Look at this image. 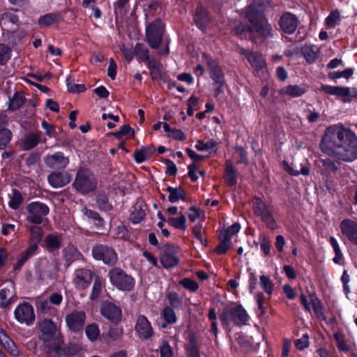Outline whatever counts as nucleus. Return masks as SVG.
I'll return each instance as SVG.
<instances>
[{
    "label": "nucleus",
    "instance_id": "1",
    "mask_svg": "<svg viewBox=\"0 0 357 357\" xmlns=\"http://www.w3.org/2000/svg\"><path fill=\"white\" fill-rule=\"evenodd\" d=\"M321 151L345 162L357 159V136L351 129L337 126L328 127L320 143Z\"/></svg>",
    "mask_w": 357,
    "mask_h": 357
},
{
    "label": "nucleus",
    "instance_id": "2",
    "mask_svg": "<svg viewBox=\"0 0 357 357\" xmlns=\"http://www.w3.org/2000/svg\"><path fill=\"white\" fill-rule=\"evenodd\" d=\"M272 0H253L247 7V34L250 41L256 45L273 38V29L265 14Z\"/></svg>",
    "mask_w": 357,
    "mask_h": 357
},
{
    "label": "nucleus",
    "instance_id": "3",
    "mask_svg": "<svg viewBox=\"0 0 357 357\" xmlns=\"http://www.w3.org/2000/svg\"><path fill=\"white\" fill-rule=\"evenodd\" d=\"M39 338L45 343H48L51 348L56 349L60 343L59 333L56 324L52 320L44 319L38 324Z\"/></svg>",
    "mask_w": 357,
    "mask_h": 357
},
{
    "label": "nucleus",
    "instance_id": "4",
    "mask_svg": "<svg viewBox=\"0 0 357 357\" xmlns=\"http://www.w3.org/2000/svg\"><path fill=\"white\" fill-rule=\"evenodd\" d=\"M73 186L82 194H87L96 190L97 179L89 169H79L76 175Z\"/></svg>",
    "mask_w": 357,
    "mask_h": 357
},
{
    "label": "nucleus",
    "instance_id": "5",
    "mask_svg": "<svg viewBox=\"0 0 357 357\" xmlns=\"http://www.w3.org/2000/svg\"><path fill=\"white\" fill-rule=\"evenodd\" d=\"M220 319L225 326H228L231 321L236 325L243 326L245 324V312L242 306L231 305L224 310Z\"/></svg>",
    "mask_w": 357,
    "mask_h": 357
},
{
    "label": "nucleus",
    "instance_id": "6",
    "mask_svg": "<svg viewBox=\"0 0 357 357\" xmlns=\"http://www.w3.org/2000/svg\"><path fill=\"white\" fill-rule=\"evenodd\" d=\"M111 283L120 290L130 291L135 284V280L119 268H113L109 271Z\"/></svg>",
    "mask_w": 357,
    "mask_h": 357
},
{
    "label": "nucleus",
    "instance_id": "7",
    "mask_svg": "<svg viewBox=\"0 0 357 357\" xmlns=\"http://www.w3.org/2000/svg\"><path fill=\"white\" fill-rule=\"evenodd\" d=\"M240 225H231L226 229L222 228L220 230V243L215 251L218 255H223L227 252L231 246V237L240 230Z\"/></svg>",
    "mask_w": 357,
    "mask_h": 357
},
{
    "label": "nucleus",
    "instance_id": "8",
    "mask_svg": "<svg viewBox=\"0 0 357 357\" xmlns=\"http://www.w3.org/2000/svg\"><path fill=\"white\" fill-rule=\"evenodd\" d=\"M163 29L162 22L158 19L146 27V40L151 47H158L162 38Z\"/></svg>",
    "mask_w": 357,
    "mask_h": 357
},
{
    "label": "nucleus",
    "instance_id": "9",
    "mask_svg": "<svg viewBox=\"0 0 357 357\" xmlns=\"http://www.w3.org/2000/svg\"><path fill=\"white\" fill-rule=\"evenodd\" d=\"M251 204L255 215L260 217L264 223H275L271 207L266 205L260 198L254 197Z\"/></svg>",
    "mask_w": 357,
    "mask_h": 357
},
{
    "label": "nucleus",
    "instance_id": "10",
    "mask_svg": "<svg viewBox=\"0 0 357 357\" xmlns=\"http://www.w3.org/2000/svg\"><path fill=\"white\" fill-rule=\"evenodd\" d=\"M15 319L22 324L31 325L35 321V313L32 305L28 303L19 304L14 310Z\"/></svg>",
    "mask_w": 357,
    "mask_h": 357
},
{
    "label": "nucleus",
    "instance_id": "11",
    "mask_svg": "<svg viewBox=\"0 0 357 357\" xmlns=\"http://www.w3.org/2000/svg\"><path fill=\"white\" fill-rule=\"evenodd\" d=\"M299 20L298 17L289 12H284L278 20V25L280 30L285 34H294L298 26Z\"/></svg>",
    "mask_w": 357,
    "mask_h": 357
},
{
    "label": "nucleus",
    "instance_id": "12",
    "mask_svg": "<svg viewBox=\"0 0 357 357\" xmlns=\"http://www.w3.org/2000/svg\"><path fill=\"white\" fill-rule=\"evenodd\" d=\"M320 91L326 94L343 98L344 102H351L352 98H357V91L354 90V94H351L350 88L347 86L321 84Z\"/></svg>",
    "mask_w": 357,
    "mask_h": 357
},
{
    "label": "nucleus",
    "instance_id": "13",
    "mask_svg": "<svg viewBox=\"0 0 357 357\" xmlns=\"http://www.w3.org/2000/svg\"><path fill=\"white\" fill-rule=\"evenodd\" d=\"M247 61L254 68L256 76L261 79L267 77L268 70L266 63L261 54L247 51Z\"/></svg>",
    "mask_w": 357,
    "mask_h": 357
},
{
    "label": "nucleus",
    "instance_id": "14",
    "mask_svg": "<svg viewBox=\"0 0 357 357\" xmlns=\"http://www.w3.org/2000/svg\"><path fill=\"white\" fill-rule=\"evenodd\" d=\"M204 62L207 63L210 71V76L216 85V93L218 96L221 92V88L224 86L225 82L220 68L215 64V61L208 55H203Z\"/></svg>",
    "mask_w": 357,
    "mask_h": 357
},
{
    "label": "nucleus",
    "instance_id": "15",
    "mask_svg": "<svg viewBox=\"0 0 357 357\" xmlns=\"http://www.w3.org/2000/svg\"><path fill=\"white\" fill-rule=\"evenodd\" d=\"M92 254L96 260H102L106 264H114L117 260L114 250L106 245L95 246L92 250Z\"/></svg>",
    "mask_w": 357,
    "mask_h": 357
},
{
    "label": "nucleus",
    "instance_id": "16",
    "mask_svg": "<svg viewBox=\"0 0 357 357\" xmlns=\"http://www.w3.org/2000/svg\"><path fill=\"white\" fill-rule=\"evenodd\" d=\"M27 209L30 213L29 218L32 223H41L44 220L43 217L49 213L48 206L39 202L29 204Z\"/></svg>",
    "mask_w": 357,
    "mask_h": 357
},
{
    "label": "nucleus",
    "instance_id": "17",
    "mask_svg": "<svg viewBox=\"0 0 357 357\" xmlns=\"http://www.w3.org/2000/svg\"><path fill=\"white\" fill-rule=\"evenodd\" d=\"M86 314L83 311H73L66 317L68 327L73 331H80L85 323Z\"/></svg>",
    "mask_w": 357,
    "mask_h": 357
},
{
    "label": "nucleus",
    "instance_id": "18",
    "mask_svg": "<svg viewBox=\"0 0 357 357\" xmlns=\"http://www.w3.org/2000/svg\"><path fill=\"white\" fill-rule=\"evenodd\" d=\"M135 331L141 339H149L153 335V330L148 319L140 315L135 324Z\"/></svg>",
    "mask_w": 357,
    "mask_h": 357
},
{
    "label": "nucleus",
    "instance_id": "19",
    "mask_svg": "<svg viewBox=\"0 0 357 357\" xmlns=\"http://www.w3.org/2000/svg\"><path fill=\"white\" fill-rule=\"evenodd\" d=\"M45 164L50 168L61 169H65L69 164V159L62 152H56L47 155L45 158Z\"/></svg>",
    "mask_w": 357,
    "mask_h": 357
},
{
    "label": "nucleus",
    "instance_id": "20",
    "mask_svg": "<svg viewBox=\"0 0 357 357\" xmlns=\"http://www.w3.org/2000/svg\"><path fill=\"white\" fill-rule=\"evenodd\" d=\"M93 273L86 269H79L75 271L73 282L77 288L85 289L91 283Z\"/></svg>",
    "mask_w": 357,
    "mask_h": 357
},
{
    "label": "nucleus",
    "instance_id": "21",
    "mask_svg": "<svg viewBox=\"0 0 357 357\" xmlns=\"http://www.w3.org/2000/svg\"><path fill=\"white\" fill-rule=\"evenodd\" d=\"M101 313L107 319L117 322L121 319V310L112 303L104 302L102 304Z\"/></svg>",
    "mask_w": 357,
    "mask_h": 357
},
{
    "label": "nucleus",
    "instance_id": "22",
    "mask_svg": "<svg viewBox=\"0 0 357 357\" xmlns=\"http://www.w3.org/2000/svg\"><path fill=\"white\" fill-rule=\"evenodd\" d=\"M70 176L67 172H53L47 178L50 185L54 188L66 185L70 183Z\"/></svg>",
    "mask_w": 357,
    "mask_h": 357
},
{
    "label": "nucleus",
    "instance_id": "23",
    "mask_svg": "<svg viewBox=\"0 0 357 357\" xmlns=\"http://www.w3.org/2000/svg\"><path fill=\"white\" fill-rule=\"evenodd\" d=\"M15 298L14 284L9 282L8 286L0 290V307L6 308L10 305Z\"/></svg>",
    "mask_w": 357,
    "mask_h": 357
},
{
    "label": "nucleus",
    "instance_id": "24",
    "mask_svg": "<svg viewBox=\"0 0 357 357\" xmlns=\"http://www.w3.org/2000/svg\"><path fill=\"white\" fill-rule=\"evenodd\" d=\"M333 337L337 342V347L341 351H350L356 347L354 341L346 340L344 335L341 333H335Z\"/></svg>",
    "mask_w": 357,
    "mask_h": 357
},
{
    "label": "nucleus",
    "instance_id": "25",
    "mask_svg": "<svg viewBox=\"0 0 357 357\" xmlns=\"http://www.w3.org/2000/svg\"><path fill=\"white\" fill-rule=\"evenodd\" d=\"M155 151L154 146L149 145L142 146L134 153V158L136 162L142 163L151 157Z\"/></svg>",
    "mask_w": 357,
    "mask_h": 357
},
{
    "label": "nucleus",
    "instance_id": "26",
    "mask_svg": "<svg viewBox=\"0 0 357 357\" xmlns=\"http://www.w3.org/2000/svg\"><path fill=\"white\" fill-rule=\"evenodd\" d=\"M307 91L305 86L294 84L288 85L280 90V94L289 96L291 98H298L302 96Z\"/></svg>",
    "mask_w": 357,
    "mask_h": 357
},
{
    "label": "nucleus",
    "instance_id": "27",
    "mask_svg": "<svg viewBox=\"0 0 357 357\" xmlns=\"http://www.w3.org/2000/svg\"><path fill=\"white\" fill-rule=\"evenodd\" d=\"M40 133H31L24 137L21 142V148L27 151L34 148L40 142Z\"/></svg>",
    "mask_w": 357,
    "mask_h": 357
},
{
    "label": "nucleus",
    "instance_id": "28",
    "mask_svg": "<svg viewBox=\"0 0 357 357\" xmlns=\"http://www.w3.org/2000/svg\"><path fill=\"white\" fill-rule=\"evenodd\" d=\"M301 54L308 64L314 63L318 58V53L314 51L313 45H304L301 49Z\"/></svg>",
    "mask_w": 357,
    "mask_h": 357
},
{
    "label": "nucleus",
    "instance_id": "29",
    "mask_svg": "<svg viewBox=\"0 0 357 357\" xmlns=\"http://www.w3.org/2000/svg\"><path fill=\"white\" fill-rule=\"evenodd\" d=\"M282 166L283 169L287 172L289 175L293 176H298L300 174L303 176H307L310 174V168L307 166L303 165L301 164V168L300 171L295 170L289 164V162L286 160H283L282 162Z\"/></svg>",
    "mask_w": 357,
    "mask_h": 357
},
{
    "label": "nucleus",
    "instance_id": "30",
    "mask_svg": "<svg viewBox=\"0 0 357 357\" xmlns=\"http://www.w3.org/2000/svg\"><path fill=\"white\" fill-rule=\"evenodd\" d=\"M0 344L12 354H17V351L14 342L7 335L5 331L0 328Z\"/></svg>",
    "mask_w": 357,
    "mask_h": 357
},
{
    "label": "nucleus",
    "instance_id": "31",
    "mask_svg": "<svg viewBox=\"0 0 357 357\" xmlns=\"http://www.w3.org/2000/svg\"><path fill=\"white\" fill-rule=\"evenodd\" d=\"M160 260L162 266L166 268L176 266L179 261L177 256L174 253L169 252L163 253Z\"/></svg>",
    "mask_w": 357,
    "mask_h": 357
},
{
    "label": "nucleus",
    "instance_id": "32",
    "mask_svg": "<svg viewBox=\"0 0 357 357\" xmlns=\"http://www.w3.org/2000/svg\"><path fill=\"white\" fill-rule=\"evenodd\" d=\"M194 20L200 29H204L208 22V12L203 8L197 10Z\"/></svg>",
    "mask_w": 357,
    "mask_h": 357
},
{
    "label": "nucleus",
    "instance_id": "33",
    "mask_svg": "<svg viewBox=\"0 0 357 357\" xmlns=\"http://www.w3.org/2000/svg\"><path fill=\"white\" fill-rule=\"evenodd\" d=\"M61 20V17L58 13H49L42 16L38 20V24L41 26H49L54 24L59 23Z\"/></svg>",
    "mask_w": 357,
    "mask_h": 357
},
{
    "label": "nucleus",
    "instance_id": "34",
    "mask_svg": "<svg viewBox=\"0 0 357 357\" xmlns=\"http://www.w3.org/2000/svg\"><path fill=\"white\" fill-rule=\"evenodd\" d=\"M218 143L214 139H210L207 142L202 140H197L195 148L199 151H209L210 153H216Z\"/></svg>",
    "mask_w": 357,
    "mask_h": 357
},
{
    "label": "nucleus",
    "instance_id": "35",
    "mask_svg": "<svg viewBox=\"0 0 357 357\" xmlns=\"http://www.w3.org/2000/svg\"><path fill=\"white\" fill-rule=\"evenodd\" d=\"M167 190L169 193L168 199L172 203L178 202L179 200H183L185 199V191L181 188L168 187Z\"/></svg>",
    "mask_w": 357,
    "mask_h": 357
},
{
    "label": "nucleus",
    "instance_id": "36",
    "mask_svg": "<svg viewBox=\"0 0 357 357\" xmlns=\"http://www.w3.org/2000/svg\"><path fill=\"white\" fill-rule=\"evenodd\" d=\"M341 230L351 242L357 244V225H342Z\"/></svg>",
    "mask_w": 357,
    "mask_h": 357
},
{
    "label": "nucleus",
    "instance_id": "37",
    "mask_svg": "<svg viewBox=\"0 0 357 357\" xmlns=\"http://www.w3.org/2000/svg\"><path fill=\"white\" fill-rule=\"evenodd\" d=\"M225 180L229 185H234L236 183L237 176L234 169V167L230 162H227L225 173Z\"/></svg>",
    "mask_w": 357,
    "mask_h": 357
},
{
    "label": "nucleus",
    "instance_id": "38",
    "mask_svg": "<svg viewBox=\"0 0 357 357\" xmlns=\"http://www.w3.org/2000/svg\"><path fill=\"white\" fill-rule=\"evenodd\" d=\"M340 20V13L337 9L333 10L325 20V24L328 28L333 29L337 22Z\"/></svg>",
    "mask_w": 357,
    "mask_h": 357
},
{
    "label": "nucleus",
    "instance_id": "39",
    "mask_svg": "<svg viewBox=\"0 0 357 357\" xmlns=\"http://www.w3.org/2000/svg\"><path fill=\"white\" fill-rule=\"evenodd\" d=\"M354 74V69L347 68L342 71H331L328 74L329 79L335 80L340 77H344L347 79H349Z\"/></svg>",
    "mask_w": 357,
    "mask_h": 357
},
{
    "label": "nucleus",
    "instance_id": "40",
    "mask_svg": "<svg viewBox=\"0 0 357 357\" xmlns=\"http://www.w3.org/2000/svg\"><path fill=\"white\" fill-rule=\"evenodd\" d=\"M38 243H37L31 241L29 248L22 253L21 257L18 261L20 266H22L31 256L36 255L38 249Z\"/></svg>",
    "mask_w": 357,
    "mask_h": 357
},
{
    "label": "nucleus",
    "instance_id": "41",
    "mask_svg": "<svg viewBox=\"0 0 357 357\" xmlns=\"http://www.w3.org/2000/svg\"><path fill=\"white\" fill-rule=\"evenodd\" d=\"M23 198L20 191L14 189L10 195L8 206L13 209H17L22 203Z\"/></svg>",
    "mask_w": 357,
    "mask_h": 357
},
{
    "label": "nucleus",
    "instance_id": "42",
    "mask_svg": "<svg viewBox=\"0 0 357 357\" xmlns=\"http://www.w3.org/2000/svg\"><path fill=\"white\" fill-rule=\"evenodd\" d=\"M29 229L31 233L30 241L39 243L43 236L41 227L38 225H31Z\"/></svg>",
    "mask_w": 357,
    "mask_h": 357
},
{
    "label": "nucleus",
    "instance_id": "43",
    "mask_svg": "<svg viewBox=\"0 0 357 357\" xmlns=\"http://www.w3.org/2000/svg\"><path fill=\"white\" fill-rule=\"evenodd\" d=\"M310 302L312 303L313 310L317 316L320 319H325L324 310L321 301L315 297H311Z\"/></svg>",
    "mask_w": 357,
    "mask_h": 357
},
{
    "label": "nucleus",
    "instance_id": "44",
    "mask_svg": "<svg viewBox=\"0 0 357 357\" xmlns=\"http://www.w3.org/2000/svg\"><path fill=\"white\" fill-rule=\"evenodd\" d=\"M145 216V211L139 206H135L131 212L130 219L132 223H139Z\"/></svg>",
    "mask_w": 357,
    "mask_h": 357
},
{
    "label": "nucleus",
    "instance_id": "45",
    "mask_svg": "<svg viewBox=\"0 0 357 357\" xmlns=\"http://www.w3.org/2000/svg\"><path fill=\"white\" fill-rule=\"evenodd\" d=\"M24 102L23 96L20 93H15L9 101V109L16 110L23 105Z\"/></svg>",
    "mask_w": 357,
    "mask_h": 357
},
{
    "label": "nucleus",
    "instance_id": "46",
    "mask_svg": "<svg viewBox=\"0 0 357 357\" xmlns=\"http://www.w3.org/2000/svg\"><path fill=\"white\" fill-rule=\"evenodd\" d=\"M112 232L117 238H127L129 237V230L126 225H119Z\"/></svg>",
    "mask_w": 357,
    "mask_h": 357
},
{
    "label": "nucleus",
    "instance_id": "47",
    "mask_svg": "<svg viewBox=\"0 0 357 357\" xmlns=\"http://www.w3.org/2000/svg\"><path fill=\"white\" fill-rule=\"evenodd\" d=\"M12 132L6 128L0 130V149H3L12 139Z\"/></svg>",
    "mask_w": 357,
    "mask_h": 357
},
{
    "label": "nucleus",
    "instance_id": "48",
    "mask_svg": "<svg viewBox=\"0 0 357 357\" xmlns=\"http://www.w3.org/2000/svg\"><path fill=\"white\" fill-rule=\"evenodd\" d=\"M86 335L91 341L96 340L99 335L100 331L97 325L91 324L86 328Z\"/></svg>",
    "mask_w": 357,
    "mask_h": 357
},
{
    "label": "nucleus",
    "instance_id": "49",
    "mask_svg": "<svg viewBox=\"0 0 357 357\" xmlns=\"http://www.w3.org/2000/svg\"><path fill=\"white\" fill-rule=\"evenodd\" d=\"M10 58V49L8 46L0 44V65H4Z\"/></svg>",
    "mask_w": 357,
    "mask_h": 357
},
{
    "label": "nucleus",
    "instance_id": "50",
    "mask_svg": "<svg viewBox=\"0 0 357 357\" xmlns=\"http://www.w3.org/2000/svg\"><path fill=\"white\" fill-rule=\"evenodd\" d=\"M45 243L49 249L56 250L60 247V241L58 236L54 234L48 235L45 238Z\"/></svg>",
    "mask_w": 357,
    "mask_h": 357
},
{
    "label": "nucleus",
    "instance_id": "51",
    "mask_svg": "<svg viewBox=\"0 0 357 357\" xmlns=\"http://www.w3.org/2000/svg\"><path fill=\"white\" fill-rule=\"evenodd\" d=\"M163 317L164 319L168 324H174L177 321L176 315L174 310L170 307H166L163 310Z\"/></svg>",
    "mask_w": 357,
    "mask_h": 357
},
{
    "label": "nucleus",
    "instance_id": "52",
    "mask_svg": "<svg viewBox=\"0 0 357 357\" xmlns=\"http://www.w3.org/2000/svg\"><path fill=\"white\" fill-rule=\"evenodd\" d=\"M204 216L203 212L195 207L190 208L188 213L189 220L191 222L204 221Z\"/></svg>",
    "mask_w": 357,
    "mask_h": 357
},
{
    "label": "nucleus",
    "instance_id": "53",
    "mask_svg": "<svg viewBox=\"0 0 357 357\" xmlns=\"http://www.w3.org/2000/svg\"><path fill=\"white\" fill-rule=\"evenodd\" d=\"M260 284L264 291L268 294H271L273 290V284L268 277L261 275L260 277Z\"/></svg>",
    "mask_w": 357,
    "mask_h": 357
},
{
    "label": "nucleus",
    "instance_id": "54",
    "mask_svg": "<svg viewBox=\"0 0 357 357\" xmlns=\"http://www.w3.org/2000/svg\"><path fill=\"white\" fill-rule=\"evenodd\" d=\"M67 88L71 93H82L86 89L85 86L82 84H75L70 81V78L67 79Z\"/></svg>",
    "mask_w": 357,
    "mask_h": 357
},
{
    "label": "nucleus",
    "instance_id": "55",
    "mask_svg": "<svg viewBox=\"0 0 357 357\" xmlns=\"http://www.w3.org/2000/svg\"><path fill=\"white\" fill-rule=\"evenodd\" d=\"M102 282L100 278L98 276H95L94 283L92 288V291L91 294V299H96L98 297L100 291H101Z\"/></svg>",
    "mask_w": 357,
    "mask_h": 357
},
{
    "label": "nucleus",
    "instance_id": "56",
    "mask_svg": "<svg viewBox=\"0 0 357 357\" xmlns=\"http://www.w3.org/2000/svg\"><path fill=\"white\" fill-rule=\"evenodd\" d=\"M82 213L84 215L86 218L85 220L87 221H100L101 220V218L98 213H97L96 211L89 210L86 208H82Z\"/></svg>",
    "mask_w": 357,
    "mask_h": 357
},
{
    "label": "nucleus",
    "instance_id": "57",
    "mask_svg": "<svg viewBox=\"0 0 357 357\" xmlns=\"http://www.w3.org/2000/svg\"><path fill=\"white\" fill-rule=\"evenodd\" d=\"M1 19L3 21V24L6 22H10L13 24H17L18 22V18L16 15H15L12 12L5 11L1 15Z\"/></svg>",
    "mask_w": 357,
    "mask_h": 357
},
{
    "label": "nucleus",
    "instance_id": "58",
    "mask_svg": "<svg viewBox=\"0 0 357 357\" xmlns=\"http://www.w3.org/2000/svg\"><path fill=\"white\" fill-rule=\"evenodd\" d=\"M180 284H181L184 288L191 291H195L198 289V284L195 281L189 278H185L180 281Z\"/></svg>",
    "mask_w": 357,
    "mask_h": 357
},
{
    "label": "nucleus",
    "instance_id": "59",
    "mask_svg": "<svg viewBox=\"0 0 357 357\" xmlns=\"http://www.w3.org/2000/svg\"><path fill=\"white\" fill-rule=\"evenodd\" d=\"M167 298L168 299L169 303L172 307H178L181 303V301L178 298L177 293L174 291H169V293H167Z\"/></svg>",
    "mask_w": 357,
    "mask_h": 357
},
{
    "label": "nucleus",
    "instance_id": "60",
    "mask_svg": "<svg viewBox=\"0 0 357 357\" xmlns=\"http://www.w3.org/2000/svg\"><path fill=\"white\" fill-rule=\"evenodd\" d=\"M321 162L324 170L328 173L335 172L337 169V167H336L334 162L330 159L322 160Z\"/></svg>",
    "mask_w": 357,
    "mask_h": 357
},
{
    "label": "nucleus",
    "instance_id": "61",
    "mask_svg": "<svg viewBox=\"0 0 357 357\" xmlns=\"http://www.w3.org/2000/svg\"><path fill=\"white\" fill-rule=\"evenodd\" d=\"M165 164L166 168V173L168 174L169 176L176 175L177 172V168L175 163L170 160H166Z\"/></svg>",
    "mask_w": 357,
    "mask_h": 357
},
{
    "label": "nucleus",
    "instance_id": "62",
    "mask_svg": "<svg viewBox=\"0 0 357 357\" xmlns=\"http://www.w3.org/2000/svg\"><path fill=\"white\" fill-rule=\"evenodd\" d=\"M116 64L114 60L111 58L109 62V66L107 68V75L112 79H114L116 75Z\"/></svg>",
    "mask_w": 357,
    "mask_h": 357
},
{
    "label": "nucleus",
    "instance_id": "63",
    "mask_svg": "<svg viewBox=\"0 0 357 357\" xmlns=\"http://www.w3.org/2000/svg\"><path fill=\"white\" fill-rule=\"evenodd\" d=\"M169 137L179 141H183L186 138L184 132L181 130L176 128L172 129L170 135H169Z\"/></svg>",
    "mask_w": 357,
    "mask_h": 357
},
{
    "label": "nucleus",
    "instance_id": "64",
    "mask_svg": "<svg viewBox=\"0 0 357 357\" xmlns=\"http://www.w3.org/2000/svg\"><path fill=\"white\" fill-rule=\"evenodd\" d=\"M160 356L161 357H172L173 353L171 347L167 343L164 342L160 347Z\"/></svg>",
    "mask_w": 357,
    "mask_h": 357
}]
</instances>
